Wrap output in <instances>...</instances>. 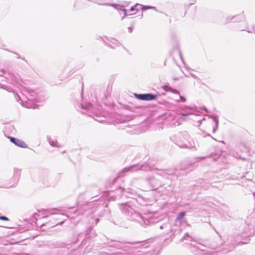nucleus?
Returning <instances> with one entry per match:
<instances>
[{
  "label": "nucleus",
  "mask_w": 255,
  "mask_h": 255,
  "mask_svg": "<svg viewBox=\"0 0 255 255\" xmlns=\"http://www.w3.org/2000/svg\"><path fill=\"white\" fill-rule=\"evenodd\" d=\"M36 94L35 92L31 90H27V95L25 96L22 94V97H20L16 93L15 97L17 102L21 101V105L27 108L35 109L36 108L35 104H33V102L38 103L37 99L35 97Z\"/></svg>",
  "instance_id": "1"
},
{
  "label": "nucleus",
  "mask_w": 255,
  "mask_h": 255,
  "mask_svg": "<svg viewBox=\"0 0 255 255\" xmlns=\"http://www.w3.org/2000/svg\"><path fill=\"white\" fill-rule=\"evenodd\" d=\"M151 169L150 167L147 164L133 165L132 166L124 168L122 172H127L128 171H134L136 170H141L143 171H149Z\"/></svg>",
  "instance_id": "2"
},
{
  "label": "nucleus",
  "mask_w": 255,
  "mask_h": 255,
  "mask_svg": "<svg viewBox=\"0 0 255 255\" xmlns=\"http://www.w3.org/2000/svg\"><path fill=\"white\" fill-rule=\"evenodd\" d=\"M134 96L137 99L143 101H151L155 100L157 96L151 93L147 94H134Z\"/></svg>",
  "instance_id": "3"
},
{
  "label": "nucleus",
  "mask_w": 255,
  "mask_h": 255,
  "mask_svg": "<svg viewBox=\"0 0 255 255\" xmlns=\"http://www.w3.org/2000/svg\"><path fill=\"white\" fill-rule=\"evenodd\" d=\"M182 115L183 116H187L191 114H195L197 112V108L186 106H183L180 108Z\"/></svg>",
  "instance_id": "4"
},
{
  "label": "nucleus",
  "mask_w": 255,
  "mask_h": 255,
  "mask_svg": "<svg viewBox=\"0 0 255 255\" xmlns=\"http://www.w3.org/2000/svg\"><path fill=\"white\" fill-rule=\"evenodd\" d=\"M8 137L11 142L19 147L23 148H26L27 147V144L20 139L11 136H8Z\"/></svg>",
  "instance_id": "5"
},
{
  "label": "nucleus",
  "mask_w": 255,
  "mask_h": 255,
  "mask_svg": "<svg viewBox=\"0 0 255 255\" xmlns=\"http://www.w3.org/2000/svg\"><path fill=\"white\" fill-rule=\"evenodd\" d=\"M148 183L150 185L152 190H155L156 187L160 185V183L157 179L150 178L147 179Z\"/></svg>",
  "instance_id": "6"
},
{
  "label": "nucleus",
  "mask_w": 255,
  "mask_h": 255,
  "mask_svg": "<svg viewBox=\"0 0 255 255\" xmlns=\"http://www.w3.org/2000/svg\"><path fill=\"white\" fill-rule=\"evenodd\" d=\"M211 118L212 119L215 123V127L213 129V133H215L218 128L219 126V119L218 117L215 115H212L210 116Z\"/></svg>",
  "instance_id": "7"
},
{
  "label": "nucleus",
  "mask_w": 255,
  "mask_h": 255,
  "mask_svg": "<svg viewBox=\"0 0 255 255\" xmlns=\"http://www.w3.org/2000/svg\"><path fill=\"white\" fill-rule=\"evenodd\" d=\"M182 147L188 148L191 149H196V146L194 143V141L191 139L187 144H184L181 146Z\"/></svg>",
  "instance_id": "8"
},
{
  "label": "nucleus",
  "mask_w": 255,
  "mask_h": 255,
  "mask_svg": "<svg viewBox=\"0 0 255 255\" xmlns=\"http://www.w3.org/2000/svg\"><path fill=\"white\" fill-rule=\"evenodd\" d=\"M163 89L167 92H171L176 94H179V92L177 90L173 89L168 86H164L163 87Z\"/></svg>",
  "instance_id": "9"
},
{
  "label": "nucleus",
  "mask_w": 255,
  "mask_h": 255,
  "mask_svg": "<svg viewBox=\"0 0 255 255\" xmlns=\"http://www.w3.org/2000/svg\"><path fill=\"white\" fill-rule=\"evenodd\" d=\"M139 6H141V9L142 10H146V9H154L156 11H157L156 8L154 6H147V5H139Z\"/></svg>",
  "instance_id": "10"
},
{
  "label": "nucleus",
  "mask_w": 255,
  "mask_h": 255,
  "mask_svg": "<svg viewBox=\"0 0 255 255\" xmlns=\"http://www.w3.org/2000/svg\"><path fill=\"white\" fill-rule=\"evenodd\" d=\"M11 80L13 82V84H15L18 88H19V86H22L20 81L17 80L15 77H13Z\"/></svg>",
  "instance_id": "11"
},
{
  "label": "nucleus",
  "mask_w": 255,
  "mask_h": 255,
  "mask_svg": "<svg viewBox=\"0 0 255 255\" xmlns=\"http://www.w3.org/2000/svg\"><path fill=\"white\" fill-rule=\"evenodd\" d=\"M236 16H229L226 18L225 23L227 24L233 21Z\"/></svg>",
  "instance_id": "12"
},
{
  "label": "nucleus",
  "mask_w": 255,
  "mask_h": 255,
  "mask_svg": "<svg viewBox=\"0 0 255 255\" xmlns=\"http://www.w3.org/2000/svg\"><path fill=\"white\" fill-rule=\"evenodd\" d=\"M49 143L51 146L53 147H57L58 143L56 141H54L53 140H51V139H48Z\"/></svg>",
  "instance_id": "13"
},
{
  "label": "nucleus",
  "mask_w": 255,
  "mask_h": 255,
  "mask_svg": "<svg viewBox=\"0 0 255 255\" xmlns=\"http://www.w3.org/2000/svg\"><path fill=\"white\" fill-rule=\"evenodd\" d=\"M14 174L17 177H19L20 174V170L18 169H14Z\"/></svg>",
  "instance_id": "14"
},
{
  "label": "nucleus",
  "mask_w": 255,
  "mask_h": 255,
  "mask_svg": "<svg viewBox=\"0 0 255 255\" xmlns=\"http://www.w3.org/2000/svg\"><path fill=\"white\" fill-rule=\"evenodd\" d=\"M185 213L184 212H182L181 213H180L178 217H177L176 218V221L178 220H180L181 219H182V218L184 217V216H185Z\"/></svg>",
  "instance_id": "15"
},
{
  "label": "nucleus",
  "mask_w": 255,
  "mask_h": 255,
  "mask_svg": "<svg viewBox=\"0 0 255 255\" xmlns=\"http://www.w3.org/2000/svg\"><path fill=\"white\" fill-rule=\"evenodd\" d=\"M2 88L8 92H12V89L7 86H3Z\"/></svg>",
  "instance_id": "16"
},
{
  "label": "nucleus",
  "mask_w": 255,
  "mask_h": 255,
  "mask_svg": "<svg viewBox=\"0 0 255 255\" xmlns=\"http://www.w3.org/2000/svg\"><path fill=\"white\" fill-rule=\"evenodd\" d=\"M177 102H185L186 101V99L183 97V96H179V100H177Z\"/></svg>",
  "instance_id": "17"
},
{
  "label": "nucleus",
  "mask_w": 255,
  "mask_h": 255,
  "mask_svg": "<svg viewBox=\"0 0 255 255\" xmlns=\"http://www.w3.org/2000/svg\"><path fill=\"white\" fill-rule=\"evenodd\" d=\"M139 4L138 3H136V5H135L134 6H131L130 9V10L132 11L134 10H138V8H136V7H137V6H139Z\"/></svg>",
  "instance_id": "18"
},
{
  "label": "nucleus",
  "mask_w": 255,
  "mask_h": 255,
  "mask_svg": "<svg viewBox=\"0 0 255 255\" xmlns=\"http://www.w3.org/2000/svg\"><path fill=\"white\" fill-rule=\"evenodd\" d=\"M82 106L83 109H88L89 108L91 107L92 106V104L88 103L86 107L84 106L83 105H82Z\"/></svg>",
  "instance_id": "19"
},
{
  "label": "nucleus",
  "mask_w": 255,
  "mask_h": 255,
  "mask_svg": "<svg viewBox=\"0 0 255 255\" xmlns=\"http://www.w3.org/2000/svg\"><path fill=\"white\" fill-rule=\"evenodd\" d=\"M204 247H204V246H203V245H199L198 246H197L196 247V248H197L198 249L200 250H201V251H204V249H203V248H204Z\"/></svg>",
  "instance_id": "20"
},
{
  "label": "nucleus",
  "mask_w": 255,
  "mask_h": 255,
  "mask_svg": "<svg viewBox=\"0 0 255 255\" xmlns=\"http://www.w3.org/2000/svg\"><path fill=\"white\" fill-rule=\"evenodd\" d=\"M0 220L3 221H8L9 219L5 216H0Z\"/></svg>",
  "instance_id": "21"
},
{
  "label": "nucleus",
  "mask_w": 255,
  "mask_h": 255,
  "mask_svg": "<svg viewBox=\"0 0 255 255\" xmlns=\"http://www.w3.org/2000/svg\"><path fill=\"white\" fill-rule=\"evenodd\" d=\"M179 54L180 57V58H181L183 63L185 65V62H184V61L183 60V57L182 56L181 52L180 51H179Z\"/></svg>",
  "instance_id": "22"
},
{
  "label": "nucleus",
  "mask_w": 255,
  "mask_h": 255,
  "mask_svg": "<svg viewBox=\"0 0 255 255\" xmlns=\"http://www.w3.org/2000/svg\"><path fill=\"white\" fill-rule=\"evenodd\" d=\"M122 11H124V17L127 15V10L126 9H123Z\"/></svg>",
  "instance_id": "23"
},
{
  "label": "nucleus",
  "mask_w": 255,
  "mask_h": 255,
  "mask_svg": "<svg viewBox=\"0 0 255 255\" xmlns=\"http://www.w3.org/2000/svg\"><path fill=\"white\" fill-rule=\"evenodd\" d=\"M204 120H205L204 119H203L202 120H198V123H199V125H198V126H199L201 124L202 121Z\"/></svg>",
  "instance_id": "24"
},
{
  "label": "nucleus",
  "mask_w": 255,
  "mask_h": 255,
  "mask_svg": "<svg viewBox=\"0 0 255 255\" xmlns=\"http://www.w3.org/2000/svg\"><path fill=\"white\" fill-rule=\"evenodd\" d=\"M191 76L193 77L194 78L196 79L197 78L196 76L194 74H190Z\"/></svg>",
  "instance_id": "25"
},
{
  "label": "nucleus",
  "mask_w": 255,
  "mask_h": 255,
  "mask_svg": "<svg viewBox=\"0 0 255 255\" xmlns=\"http://www.w3.org/2000/svg\"><path fill=\"white\" fill-rule=\"evenodd\" d=\"M201 110H204L205 111H207V109L206 107H202L200 108Z\"/></svg>",
  "instance_id": "26"
},
{
  "label": "nucleus",
  "mask_w": 255,
  "mask_h": 255,
  "mask_svg": "<svg viewBox=\"0 0 255 255\" xmlns=\"http://www.w3.org/2000/svg\"><path fill=\"white\" fill-rule=\"evenodd\" d=\"M132 28H131V27H129L128 28V31L129 32H132Z\"/></svg>",
  "instance_id": "27"
},
{
  "label": "nucleus",
  "mask_w": 255,
  "mask_h": 255,
  "mask_svg": "<svg viewBox=\"0 0 255 255\" xmlns=\"http://www.w3.org/2000/svg\"><path fill=\"white\" fill-rule=\"evenodd\" d=\"M0 72H1L3 74H4L5 73V71L3 69L0 70Z\"/></svg>",
  "instance_id": "28"
},
{
  "label": "nucleus",
  "mask_w": 255,
  "mask_h": 255,
  "mask_svg": "<svg viewBox=\"0 0 255 255\" xmlns=\"http://www.w3.org/2000/svg\"><path fill=\"white\" fill-rule=\"evenodd\" d=\"M207 136H210V134H208Z\"/></svg>",
  "instance_id": "29"
},
{
  "label": "nucleus",
  "mask_w": 255,
  "mask_h": 255,
  "mask_svg": "<svg viewBox=\"0 0 255 255\" xmlns=\"http://www.w3.org/2000/svg\"><path fill=\"white\" fill-rule=\"evenodd\" d=\"M212 138L214 140H216L215 138H213V137H212Z\"/></svg>",
  "instance_id": "30"
}]
</instances>
